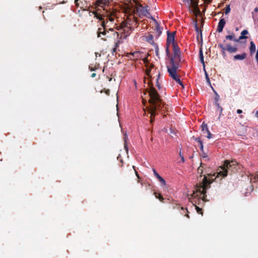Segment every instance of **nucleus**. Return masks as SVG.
Here are the masks:
<instances>
[{
    "instance_id": "f257e3e1",
    "label": "nucleus",
    "mask_w": 258,
    "mask_h": 258,
    "mask_svg": "<svg viewBox=\"0 0 258 258\" xmlns=\"http://www.w3.org/2000/svg\"><path fill=\"white\" fill-rule=\"evenodd\" d=\"M237 166V162L235 160H225L223 165L220 167L221 170L218 172L214 174H208V176L204 175L201 181L197 184L196 191H194L193 196L199 197L202 199L203 202H206L207 190L210 187V184L213 182L214 179L219 176L225 177L228 174V170H233L235 169Z\"/></svg>"
},
{
    "instance_id": "f03ea898",
    "label": "nucleus",
    "mask_w": 258,
    "mask_h": 258,
    "mask_svg": "<svg viewBox=\"0 0 258 258\" xmlns=\"http://www.w3.org/2000/svg\"><path fill=\"white\" fill-rule=\"evenodd\" d=\"M148 91L150 96L148 101L150 104L149 112L150 114V122L152 123L154 120L157 112L159 111H165L166 107L160 98L159 93L153 86H151Z\"/></svg>"
},
{
    "instance_id": "7ed1b4c3",
    "label": "nucleus",
    "mask_w": 258,
    "mask_h": 258,
    "mask_svg": "<svg viewBox=\"0 0 258 258\" xmlns=\"http://www.w3.org/2000/svg\"><path fill=\"white\" fill-rule=\"evenodd\" d=\"M179 64L174 63L173 59H171L170 67H167V71L170 77L183 88L184 85L176 73L177 69L179 68Z\"/></svg>"
},
{
    "instance_id": "20e7f679",
    "label": "nucleus",
    "mask_w": 258,
    "mask_h": 258,
    "mask_svg": "<svg viewBox=\"0 0 258 258\" xmlns=\"http://www.w3.org/2000/svg\"><path fill=\"white\" fill-rule=\"evenodd\" d=\"M173 56H172L170 58L169 63L170 64L171 59H172L174 63L179 64V62L181 61L180 52V48L178 47L177 43H173Z\"/></svg>"
},
{
    "instance_id": "39448f33",
    "label": "nucleus",
    "mask_w": 258,
    "mask_h": 258,
    "mask_svg": "<svg viewBox=\"0 0 258 258\" xmlns=\"http://www.w3.org/2000/svg\"><path fill=\"white\" fill-rule=\"evenodd\" d=\"M92 13L94 15L95 17L98 19L99 21H101V26L102 27L101 28H106L108 21L106 20V19L105 20L104 15L98 13L96 11H93Z\"/></svg>"
},
{
    "instance_id": "423d86ee",
    "label": "nucleus",
    "mask_w": 258,
    "mask_h": 258,
    "mask_svg": "<svg viewBox=\"0 0 258 258\" xmlns=\"http://www.w3.org/2000/svg\"><path fill=\"white\" fill-rule=\"evenodd\" d=\"M167 41H166V45L169 46L170 43L172 44V45H173V43H176L174 42L175 40V32H173L172 33L170 32L169 31L167 32Z\"/></svg>"
},
{
    "instance_id": "0eeeda50",
    "label": "nucleus",
    "mask_w": 258,
    "mask_h": 258,
    "mask_svg": "<svg viewBox=\"0 0 258 258\" xmlns=\"http://www.w3.org/2000/svg\"><path fill=\"white\" fill-rule=\"evenodd\" d=\"M76 6L80 7L81 9L84 10L89 8L87 2L85 0H75Z\"/></svg>"
},
{
    "instance_id": "6e6552de",
    "label": "nucleus",
    "mask_w": 258,
    "mask_h": 258,
    "mask_svg": "<svg viewBox=\"0 0 258 258\" xmlns=\"http://www.w3.org/2000/svg\"><path fill=\"white\" fill-rule=\"evenodd\" d=\"M225 24L226 22L224 19H221L218 24L217 31L219 33L222 32Z\"/></svg>"
},
{
    "instance_id": "1a4fd4ad",
    "label": "nucleus",
    "mask_w": 258,
    "mask_h": 258,
    "mask_svg": "<svg viewBox=\"0 0 258 258\" xmlns=\"http://www.w3.org/2000/svg\"><path fill=\"white\" fill-rule=\"evenodd\" d=\"M110 0H97L95 2L96 5L98 7H103L108 5L109 3Z\"/></svg>"
},
{
    "instance_id": "9d476101",
    "label": "nucleus",
    "mask_w": 258,
    "mask_h": 258,
    "mask_svg": "<svg viewBox=\"0 0 258 258\" xmlns=\"http://www.w3.org/2000/svg\"><path fill=\"white\" fill-rule=\"evenodd\" d=\"M144 62L146 63V66L147 67V69L146 70V74L148 76H150L151 69L153 68L154 66L152 63H150L149 62H147L146 60H144Z\"/></svg>"
},
{
    "instance_id": "9b49d317",
    "label": "nucleus",
    "mask_w": 258,
    "mask_h": 258,
    "mask_svg": "<svg viewBox=\"0 0 258 258\" xmlns=\"http://www.w3.org/2000/svg\"><path fill=\"white\" fill-rule=\"evenodd\" d=\"M225 48H226V50L231 53H234L237 50V48L236 46H232L230 44H227Z\"/></svg>"
},
{
    "instance_id": "f8f14e48",
    "label": "nucleus",
    "mask_w": 258,
    "mask_h": 258,
    "mask_svg": "<svg viewBox=\"0 0 258 258\" xmlns=\"http://www.w3.org/2000/svg\"><path fill=\"white\" fill-rule=\"evenodd\" d=\"M155 30L156 31V33H157V37H158L162 33V28L160 27V25L158 24V23L156 20H155Z\"/></svg>"
},
{
    "instance_id": "ddd939ff",
    "label": "nucleus",
    "mask_w": 258,
    "mask_h": 258,
    "mask_svg": "<svg viewBox=\"0 0 258 258\" xmlns=\"http://www.w3.org/2000/svg\"><path fill=\"white\" fill-rule=\"evenodd\" d=\"M107 33L106 28H99L97 31L98 37H101V35L105 36Z\"/></svg>"
},
{
    "instance_id": "4468645a",
    "label": "nucleus",
    "mask_w": 258,
    "mask_h": 258,
    "mask_svg": "<svg viewBox=\"0 0 258 258\" xmlns=\"http://www.w3.org/2000/svg\"><path fill=\"white\" fill-rule=\"evenodd\" d=\"M114 34H116L118 40L115 42L114 47L113 48V52H115L117 48L119 46V44L121 43V37L119 38V34L117 32H114Z\"/></svg>"
},
{
    "instance_id": "2eb2a0df",
    "label": "nucleus",
    "mask_w": 258,
    "mask_h": 258,
    "mask_svg": "<svg viewBox=\"0 0 258 258\" xmlns=\"http://www.w3.org/2000/svg\"><path fill=\"white\" fill-rule=\"evenodd\" d=\"M255 45L253 41H250L249 46V52L251 55H252L255 51Z\"/></svg>"
},
{
    "instance_id": "dca6fc26",
    "label": "nucleus",
    "mask_w": 258,
    "mask_h": 258,
    "mask_svg": "<svg viewBox=\"0 0 258 258\" xmlns=\"http://www.w3.org/2000/svg\"><path fill=\"white\" fill-rule=\"evenodd\" d=\"M246 57V54L243 53L241 54H237L234 56V59L235 60H243Z\"/></svg>"
},
{
    "instance_id": "f3484780",
    "label": "nucleus",
    "mask_w": 258,
    "mask_h": 258,
    "mask_svg": "<svg viewBox=\"0 0 258 258\" xmlns=\"http://www.w3.org/2000/svg\"><path fill=\"white\" fill-rule=\"evenodd\" d=\"M141 7H142V9H141V13L142 14L145 16H147L148 15L150 14V13L149 12V10H148V6L147 7H142V6H140Z\"/></svg>"
},
{
    "instance_id": "a211bd4d",
    "label": "nucleus",
    "mask_w": 258,
    "mask_h": 258,
    "mask_svg": "<svg viewBox=\"0 0 258 258\" xmlns=\"http://www.w3.org/2000/svg\"><path fill=\"white\" fill-rule=\"evenodd\" d=\"M225 38L227 40H229L231 41H234V42H238L239 40L234 38V33H232L231 35H226L225 36Z\"/></svg>"
},
{
    "instance_id": "6ab92c4d",
    "label": "nucleus",
    "mask_w": 258,
    "mask_h": 258,
    "mask_svg": "<svg viewBox=\"0 0 258 258\" xmlns=\"http://www.w3.org/2000/svg\"><path fill=\"white\" fill-rule=\"evenodd\" d=\"M215 105L217 107V111L219 112V119L222 114L223 108L220 105L219 103L217 101L215 102Z\"/></svg>"
},
{
    "instance_id": "aec40b11",
    "label": "nucleus",
    "mask_w": 258,
    "mask_h": 258,
    "mask_svg": "<svg viewBox=\"0 0 258 258\" xmlns=\"http://www.w3.org/2000/svg\"><path fill=\"white\" fill-rule=\"evenodd\" d=\"M130 55L132 56L130 57L131 59H138L140 57V53L138 51L130 53Z\"/></svg>"
},
{
    "instance_id": "412c9836",
    "label": "nucleus",
    "mask_w": 258,
    "mask_h": 258,
    "mask_svg": "<svg viewBox=\"0 0 258 258\" xmlns=\"http://www.w3.org/2000/svg\"><path fill=\"white\" fill-rule=\"evenodd\" d=\"M248 33V32L247 30H243L241 33V35L239 36L238 40H242L243 39L247 38V37L245 36Z\"/></svg>"
},
{
    "instance_id": "4be33fe9",
    "label": "nucleus",
    "mask_w": 258,
    "mask_h": 258,
    "mask_svg": "<svg viewBox=\"0 0 258 258\" xmlns=\"http://www.w3.org/2000/svg\"><path fill=\"white\" fill-rule=\"evenodd\" d=\"M195 141H197L198 143H199V144L200 145V150H201L202 152H203V151H204L203 144V142L201 141V140L200 139V138H196L195 139Z\"/></svg>"
},
{
    "instance_id": "5701e85b",
    "label": "nucleus",
    "mask_w": 258,
    "mask_h": 258,
    "mask_svg": "<svg viewBox=\"0 0 258 258\" xmlns=\"http://www.w3.org/2000/svg\"><path fill=\"white\" fill-rule=\"evenodd\" d=\"M201 127L202 128V131L203 132V134L206 133V132L208 131L209 129L208 128L207 124L203 123Z\"/></svg>"
},
{
    "instance_id": "b1692460",
    "label": "nucleus",
    "mask_w": 258,
    "mask_h": 258,
    "mask_svg": "<svg viewBox=\"0 0 258 258\" xmlns=\"http://www.w3.org/2000/svg\"><path fill=\"white\" fill-rule=\"evenodd\" d=\"M154 195H155V197L159 199L161 202H163L164 200V198H163L162 196L160 193H157L156 192H154Z\"/></svg>"
},
{
    "instance_id": "393cba45",
    "label": "nucleus",
    "mask_w": 258,
    "mask_h": 258,
    "mask_svg": "<svg viewBox=\"0 0 258 258\" xmlns=\"http://www.w3.org/2000/svg\"><path fill=\"white\" fill-rule=\"evenodd\" d=\"M105 17H106V20H109L110 22H113L114 20V19L112 17V15L111 14H107L106 15H104Z\"/></svg>"
},
{
    "instance_id": "a878e982",
    "label": "nucleus",
    "mask_w": 258,
    "mask_h": 258,
    "mask_svg": "<svg viewBox=\"0 0 258 258\" xmlns=\"http://www.w3.org/2000/svg\"><path fill=\"white\" fill-rule=\"evenodd\" d=\"M200 60H201V62L203 64V65L204 66L205 62H204V56H203V51H202V49H201L200 50Z\"/></svg>"
},
{
    "instance_id": "bb28decb",
    "label": "nucleus",
    "mask_w": 258,
    "mask_h": 258,
    "mask_svg": "<svg viewBox=\"0 0 258 258\" xmlns=\"http://www.w3.org/2000/svg\"><path fill=\"white\" fill-rule=\"evenodd\" d=\"M147 42H148L149 43H151V44H153L154 43V41H153V36L152 35H150L147 38Z\"/></svg>"
},
{
    "instance_id": "cd10ccee",
    "label": "nucleus",
    "mask_w": 258,
    "mask_h": 258,
    "mask_svg": "<svg viewBox=\"0 0 258 258\" xmlns=\"http://www.w3.org/2000/svg\"><path fill=\"white\" fill-rule=\"evenodd\" d=\"M124 149L125 150L126 152L127 153L128 151V147H127V141H126V137H125L124 138Z\"/></svg>"
},
{
    "instance_id": "c85d7f7f",
    "label": "nucleus",
    "mask_w": 258,
    "mask_h": 258,
    "mask_svg": "<svg viewBox=\"0 0 258 258\" xmlns=\"http://www.w3.org/2000/svg\"><path fill=\"white\" fill-rule=\"evenodd\" d=\"M218 46L221 48L223 55H225V51L226 50L225 47L222 44H219Z\"/></svg>"
},
{
    "instance_id": "c756f323",
    "label": "nucleus",
    "mask_w": 258,
    "mask_h": 258,
    "mask_svg": "<svg viewBox=\"0 0 258 258\" xmlns=\"http://www.w3.org/2000/svg\"><path fill=\"white\" fill-rule=\"evenodd\" d=\"M184 2L187 3L188 4H193L195 5H197V3L195 1V0H183Z\"/></svg>"
},
{
    "instance_id": "7c9ffc66",
    "label": "nucleus",
    "mask_w": 258,
    "mask_h": 258,
    "mask_svg": "<svg viewBox=\"0 0 258 258\" xmlns=\"http://www.w3.org/2000/svg\"><path fill=\"white\" fill-rule=\"evenodd\" d=\"M205 76H206V81H207V83L213 88V87H212L211 84L210 78H209V76L206 71H205Z\"/></svg>"
},
{
    "instance_id": "2f4dec72",
    "label": "nucleus",
    "mask_w": 258,
    "mask_h": 258,
    "mask_svg": "<svg viewBox=\"0 0 258 258\" xmlns=\"http://www.w3.org/2000/svg\"><path fill=\"white\" fill-rule=\"evenodd\" d=\"M196 209L198 213H199V214L203 215L202 209L201 208H200L199 207L196 206Z\"/></svg>"
},
{
    "instance_id": "473e14b6",
    "label": "nucleus",
    "mask_w": 258,
    "mask_h": 258,
    "mask_svg": "<svg viewBox=\"0 0 258 258\" xmlns=\"http://www.w3.org/2000/svg\"><path fill=\"white\" fill-rule=\"evenodd\" d=\"M230 12V7L229 5L226 6V7L225 8V14H228Z\"/></svg>"
},
{
    "instance_id": "72a5a7b5",
    "label": "nucleus",
    "mask_w": 258,
    "mask_h": 258,
    "mask_svg": "<svg viewBox=\"0 0 258 258\" xmlns=\"http://www.w3.org/2000/svg\"><path fill=\"white\" fill-rule=\"evenodd\" d=\"M159 181L160 182L162 186H165L166 184V181L162 177Z\"/></svg>"
},
{
    "instance_id": "f704fd0d",
    "label": "nucleus",
    "mask_w": 258,
    "mask_h": 258,
    "mask_svg": "<svg viewBox=\"0 0 258 258\" xmlns=\"http://www.w3.org/2000/svg\"><path fill=\"white\" fill-rule=\"evenodd\" d=\"M169 46L166 45V53L167 56L169 57L170 53V51L169 50Z\"/></svg>"
},
{
    "instance_id": "c9c22d12",
    "label": "nucleus",
    "mask_w": 258,
    "mask_h": 258,
    "mask_svg": "<svg viewBox=\"0 0 258 258\" xmlns=\"http://www.w3.org/2000/svg\"><path fill=\"white\" fill-rule=\"evenodd\" d=\"M206 133H207V136H206L207 138L208 139H211L212 138V134L210 133V132L209 131V130H208V132H206Z\"/></svg>"
},
{
    "instance_id": "e433bc0d",
    "label": "nucleus",
    "mask_w": 258,
    "mask_h": 258,
    "mask_svg": "<svg viewBox=\"0 0 258 258\" xmlns=\"http://www.w3.org/2000/svg\"><path fill=\"white\" fill-rule=\"evenodd\" d=\"M153 173H154V176L156 177H157L158 176V175H160L157 172V171H156V170L155 169H153Z\"/></svg>"
},
{
    "instance_id": "4c0bfd02",
    "label": "nucleus",
    "mask_w": 258,
    "mask_h": 258,
    "mask_svg": "<svg viewBox=\"0 0 258 258\" xmlns=\"http://www.w3.org/2000/svg\"><path fill=\"white\" fill-rule=\"evenodd\" d=\"M159 76H160V75L159 74V75H158V79H157V80H156V86L158 87V89H160V88H161V87H160V85H159V82H158V79H159Z\"/></svg>"
},
{
    "instance_id": "58836bf2",
    "label": "nucleus",
    "mask_w": 258,
    "mask_h": 258,
    "mask_svg": "<svg viewBox=\"0 0 258 258\" xmlns=\"http://www.w3.org/2000/svg\"><path fill=\"white\" fill-rule=\"evenodd\" d=\"M202 157L204 158L208 157L207 154L206 153H205L204 151L202 152Z\"/></svg>"
},
{
    "instance_id": "ea45409f",
    "label": "nucleus",
    "mask_w": 258,
    "mask_h": 258,
    "mask_svg": "<svg viewBox=\"0 0 258 258\" xmlns=\"http://www.w3.org/2000/svg\"><path fill=\"white\" fill-rule=\"evenodd\" d=\"M179 155L181 157V161L182 162H184V159L182 155H181V152L179 153Z\"/></svg>"
},
{
    "instance_id": "a19ab883",
    "label": "nucleus",
    "mask_w": 258,
    "mask_h": 258,
    "mask_svg": "<svg viewBox=\"0 0 258 258\" xmlns=\"http://www.w3.org/2000/svg\"><path fill=\"white\" fill-rule=\"evenodd\" d=\"M252 15L253 19L257 18V15H255L253 12L252 13Z\"/></svg>"
},
{
    "instance_id": "79ce46f5",
    "label": "nucleus",
    "mask_w": 258,
    "mask_h": 258,
    "mask_svg": "<svg viewBox=\"0 0 258 258\" xmlns=\"http://www.w3.org/2000/svg\"><path fill=\"white\" fill-rule=\"evenodd\" d=\"M255 58L257 62H258V49L256 50V52Z\"/></svg>"
},
{
    "instance_id": "37998d69",
    "label": "nucleus",
    "mask_w": 258,
    "mask_h": 258,
    "mask_svg": "<svg viewBox=\"0 0 258 258\" xmlns=\"http://www.w3.org/2000/svg\"><path fill=\"white\" fill-rule=\"evenodd\" d=\"M89 68L91 71H93L96 70V69H94V68H93L92 67H91L90 66H89Z\"/></svg>"
},
{
    "instance_id": "c03bdc74",
    "label": "nucleus",
    "mask_w": 258,
    "mask_h": 258,
    "mask_svg": "<svg viewBox=\"0 0 258 258\" xmlns=\"http://www.w3.org/2000/svg\"><path fill=\"white\" fill-rule=\"evenodd\" d=\"M236 112L238 114H240L242 112V110L241 109H237Z\"/></svg>"
},
{
    "instance_id": "a18cd8bd",
    "label": "nucleus",
    "mask_w": 258,
    "mask_h": 258,
    "mask_svg": "<svg viewBox=\"0 0 258 258\" xmlns=\"http://www.w3.org/2000/svg\"><path fill=\"white\" fill-rule=\"evenodd\" d=\"M105 93L107 95H109V93H110V90H108V89H107V90H105Z\"/></svg>"
},
{
    "instance_id": "49530a36",
    "label": "nucleus",
    "mask_w": 258,
    "mask_h": 258,
    "mask_svg": "<svg viewBox=\"0 0 258 258\" xmlns=\"http://www.w3.org/2000/svg\"><path fill=\"white\" fill-rule=\"evenodd\" d=\"M198 171L199 173H200V172H201V173H203L202 169L200 167L198 168Z\"/></svg>"
},
{
    "instance_id": "de8ad7c7",
    "label": "nucleus",
    "mask_w": 258,
    "mask_h": 258,
    "mask_svg": "<svg viewBox=\"0 0 258 258\" xmlns=\"http://www.w3.org/2000/svg\"><path fill=\"white\" fill-rule=\"evenodd\" d=\"M56 2L59 4H63L64 3V1H60L59 0H56Z\"/></svg>"
},
{
    "instance_id": "09e8293b",
    "label": "nucleus",
    "mask_w": 258,
    "mask_h": 258,
    "mask_svg": "<svg viewBox=\"0 0 258 258\" xmlns=\"http://www.w3.org/2000/svg\"><path fill=\"white\" fill-rule=\"evenodd\" d=\"M96 73H92L91 74V77L92 78H95L96 77Z\"/></svg>"
},
{
    "instance_id": "8fccbe9b",
    "label": "nucleus",
    "mask_w": 258,
    "mask_h": 258,
    "mask_svg": "<svg viewBox=\"0 0 258 258\" xmlns=\"http://www.w3.org/2000/svg\"><path fill=\"white\" fill-rule=\"evenodd\" d=\"M126 28L127 30V32L129 31H131V27H126Z\"/></svg>"
},
{
    "instance_id": "3c124183",
    "label": "nucleus",
    "mask_w": 258,
    "mask_h": 258,
    "mask_svg": "<svg viewBox=\"0 0 258 258\" xmlns=\"http://www.w3.org/2000/svg\"><path fill=\"white\" fill-rule=\"evenodd\" d=\"M254 178L255 180H258V174L255 175Z\"/></svg>"
},
{
    "instance_id": "603ef678",
    "label": "nucleus",
    "mask_w": 258,
    "mask_h": 258,
    "mask_svg": "<svg viewBox=\"0 0 258 258\" xmlns=\"http://www.w3.org/2000/svg\"><path fill=\"white\" fill-rule=\"evenodd\" d=\"M254 12H256V13H257V12H258V8H257V7H256V8L254 9Z\"/></svg>"
},
{
    "instance_id": "864d4df0",
    "label": "nucleus",
    "mask_w": 258,
    "mask_h": 258,
    "mask_svg": "<svg viewBox=\"0 0 258 258\" xmlns=\"http://www.w3.org/2000/svg\"><path fill=\"white\" fill-rule=\"evenodd\" d=\"M107 78H108L109 81H111L112 80V78L107 76Z\"/></svg>"
},
{
    "instance_id": "5fc2aeb1",
    "label": "nucleus",
    "mask_w": 258,
    "mask_h": 258,
    "mask_svg": "<svg viewBox=\"0 0 258 258\" xmlns=\"http://www.w3.org/2000/svg\"><path fill=\"white\" fill-rule=\"evenodd\" d=\"M158 180H161V178H162V177L160 175H158L157 177H156Z\"/></svg>"
},
{
    "instance_id": "6e6d98bb",
    "label": "nucleus",
    "mask_w": 258,
    "mask_h": 258,
    "mask_svg": "<svg viewBox=\"0 0 258 258\" xmlns=\"http://www.w3.org/2000/svg\"><path fill=\"white\" fill-rule=\"evenodd\" d=\"M133 168L134 169V170H135V172H136V175H137L138 177H139V175H138V173H137V172L136 171V169H135V166H133Z\"/></svg>"
},
{
    "instance_id": "4d7b16f0",
    "label": "nucleus",
    "mask_w": 258,
    "mask_h": 258,
    "mask_svg": "<svg viewBox=\"0 0 258 258\" xmlns=\"http://www.w3.org/2000/svg\"><path fill=\"white\" fill-rule=\"evenodd\" d=\"M195 27H196V30L198 31L199 28H198V26L197 24H195Z\"/></svg>"
},
{
    "instance_id": "13d9d810",
    "label": "nucleus",
    "mask_w": 258,
    "mask_h": 258,
    "mask_svg": "<svg viewBox=\"0 0 258 258\" xmlns=\"http://www.w3.org/2000/svg\"><path fill=\"white\" fill-rule=\"evenodd\" d=\"M255 115L257 118H258V110L256 111Z\"/></svg>"
},
{
    "instance_id": "bf43d9fd",
    "label": "nucleus",
    "mask_w": 258,
    "mask_h": 258,
    "mask_svg": "<svg viewBox=\"0 0 258 258\" xmlns=\"http://www.w3.org/2000/svg\"><path fill=\"white\" fill-rule=\"evenodd\" d=\"M185 216L187 218H189V216L188 214H185Z\"/></svg>"
},
{
    "instance_id": "052dcab7",
    "label": "nucleus",
    "mask_w": 258,
    "mask_h": 258,
    "mask_svg": "<svg viewBox=\"0 0 258 258\" xmlns=\"http://www.w3.org/2000/svg\"><path fill=\"white\" fill-rule=\"evenodd\" d=\"M217 96H218V97H216V100H218V98L219 97V96H218V95H217ZM216 101H217V100H216Z\"/></svg>"
},
{
    "instance_id": "680f3d73",
    "label": "nucleus",
    "mask_w": 258,
    "mask_h": 258,
    "mask_svg": "<svg viewBox=\"0 0 258 258\" xmlns=\"http://www.w3.org/2000/svg\"><path fill=\"white\" fill-rule=\"evenodd\" d=\"M217 96H218V97H216V100H218V98L219 97V96H218V95H217ZM216 101H217V100H216Z\"/></svg>"
},
{
    "instance_id": "e2e57ef3",
    "label": "nucleus",
    "mask_w": 258,
    "mask_h": 258,
    "mask_svg": "<svg viewBox=\"0 0 258 258\" xmlns=\"http://www.w3.org/2000/svg\"><path fill=\"white\" fill-rule=\"evenodd\" d=\"M217 96H218V97H216V100H218V98L219 97V96H218V95H217ZM216 101H217V100H216Z\"/></svg>"
},
{
    "instance_id": "0e129e2a",
    "label": "nucleus",
    "mask_w": 258,
    "mask_h": 258,
    "mask_svg": "<svg viewBox=\"0 0 258 258\" xmlns=\"http://www.w3.org/2000/svg\"><path fill=\"white\" fill-rule=\"evenodd\" d=\"M181 209L183 211L184 210V209L183 207H181Z\"/></svg>"
},
{
    "instance_id": "69168bd1",
    "label": "nucleus",
    "mask_w": 258,
    "mask_h": 258,
    "mask_svg": "<svg viewBox=\"0 0 258 258\" xmlns=\"http://www.w3.org/2000/svg\"><path fill=\"white\" fill-rule=\"evenodd\" d=\"M109 30H111V31H113V29L112 28H110Z\"/></svg>"
},
{
    "instance_id": "338daca9",
    "label": "nucleus",
    "mask_w": 258,
    "mask_h": 258,
    "mask_svg": "<svg viewBox=\"0 0 258 258\" xmlns=\"http://www.w3.org/2000/svg\"><path fill=\"white\" fill-rule=\"evenodd\" d=\"M156 52L157 53H158V50L157 49H156Z\"/></svg>"
},
{
    "instance_id": "774afa93",
    "label": "nucleus",
    "mask_w": 258,
    "mask_h": 258,
    "mask_svg": "<svg viewBox=\"0 0 258 258\" xmlns=\"http://www.w3.org/2000/svg\"><path fill=\"white\" fill-rule=\"evenodd\" d=\"M102 39L105 40V38H102Z\"/></svg>"
}]
</instances>
